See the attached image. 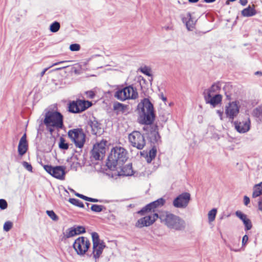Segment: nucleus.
Here are the masks:
<instances>
[{"label": "nucleus", "instance_id": "f257e3e1", "mask_svg": "<svg viewBox=\"0 0 262 262\" xmlns=\"http://www.w3.org/2000/svg\"><path fill=\"white\" fill-rule=\"evenodd\" d=\"M136 110L138 114V122L140 124L144 125V126L154 125L156 114L154 104L148 98L142 99L137 105Z\"/></svg>", "mask_w": 262, "mask_h": 262}, {"label": "nucleus", "instance_id": "f03ea898", "mask_svg": "<svg viewBox=\"0 0 262 262\" xmlns=\"http://www.w3.org/2000/svg\"><path fill=\"white\" fill-rule=\"evenodd\" d=\"M143 130L145 131L146 138L151 147L145 157L147 163H150L156 157L157 146L162 143L161 137L159 132V126L157 123L151 126H143Z\"/></svg>", "mask_w": 262, "mask_h": 262}, {"label": "nucleus", "instance_id": "7ed1b4c3", "mask_svg": "<svg viewBox=\"0 0 262 262\" xmlns=\"http://www.w3.org/2000/svg\"><path fill=\"white\" fill-rule=\"evenodd\" d=\"M42 123L46 125L47 130L52 135L55 130L59 131L63 128V116L58 111L48 110L40 126Z\"/></svg>", "mask_w": 262, "mask_h": 262}, {"label": "nucleus", "instance_id": "20e7f679", "mask_svg": "<svg viewBox=\"0 0 262 262\" xmlns=\"http://www.w3.org/2000/svg\"><path fill=\"white\" fill-rule=\"evenodd\" d=\"M127 154V150L122 147H113L107 157L106 166L109 170H116L118 164H123L126 162L128 158Z\"/></svg>", "mask_w": 262, "mask_h": 262}, {"label": "nucleus", "instance_id": "39448f33", "mask_svg": "<svg viewBox=\"0 0 262 262\" xmlns=\"http://www.w3.org/2000/svg\"><path fill=\"white\" fill-rule=\"evenodd\" d=\"M161 223L169 228L177 231H183L185 229L186 223L180 216L168 212H165V216H162Z\"/></svg>", "mask_w": 262, "mask_h": 262}, {"label": "nucleus", "instance_id": "423d86ee", "mask_svg": "<svg viewBox=\"0 0 262 262\" xmlns=\"http://www.w3.org/2000/svg\"><path fill=\"white\" fill-rule=\"evenodd\" d=\"M91 245V242L88 238L79 236L75 240L72 247L77 255L83 256L86 254Z\"/></svg>", "mask_w": 262, "mask_h": 262}, {"label": "nucleus", "instance_id": "0eeeda50", "mask_svg": "<svg viewBox=\"0 0 262 262\" xmlns=\"http://www.w3.org/2000/svg\"><path fill=\"white\" fill-rule=\"evenodd\" d=\"M92 105V102L89 100L77 99L68 104V111L70 113L78 114L85 111Z\"/></svg>", "mask_w": 262, "mask_h": 262}, {"label": "nucleus", "instance_id": "6e6552de", "mask_svg": "<svg viewBox=\"0 0 262 262\" xmlns=\"http://www.w3.org/2000/svg\"><path fill=\"white\" fill-rule=\"evenodd\" d=\"M68 137L74 143L77 147H83L85 142L86 135L81 128H77L70 129L68 133Z\"/></svg>", "mask_w": 262, "mask_h": 262}, {"label": "nucleus", "instance_id": "1a4fd4ad", "mask_svg": "<svg viewBox=\"0 0 262 262\" xmlns=\"http://www.w3.org/2000/svg\"><path fill=\"white\" fill-rule=\"evenodd\" d=\"M45 170L52 177L60 180L65 179L67 173L66 167L63 165L52 166L51 165H44Z\"/></svg>", "mask_w": 262, "mask_h": 262}, {"label": "nucleus", "instance_id": "9d476101", "mask_svg": "<svg viewBox=\"0 0 262 262\" xmlns=\"http://www.w3.org/2000/svg\"><path fill=\"white\" fill-rule=\"evenodd\" d=\"M144 132L143 134H141L139 131L135 130L128 136V139L131 145L139 150L142 149L146 144L145 131Z\"/></svg>", "mask_w": 262, "mask_h": 262}, {"label": "nucleus", "instance_id": "9b49d317", "mask_svg": "<svg viewBox=\"0 0 262 262\" xmlns=\"http://www.w3.org/2000/svg\"><path fill=\"white\" fill-rule=\"evenodd\" d=\"M191 200V195L189 192H184L179 194L172 201V205L177 208H185Z\"/></svg>", "mask_w": 262, "mask_h": 262}, {"label": "nucleus", "instance_id": "f8f14e48", "mask_svg": "<svg viewBox=\"0 0 262 262\" xmlns=\"http://www.w3.org/2000/svg\"><path fill=\"white\" fill-rule=\"evenodd\" d=\"M237 101L230 102L225 108V114L230 120H233L239 112L240 106Z\"/></svg>", "mask_w": 262, "mask_h": 262}, {"label": "nucleus", "instance_id": "ddd939ff", "mask_svg": "<svg viewBox=\"0 0 262 262\" xmlns=\"http://www.w3.org/2000/svg\"><path fill=\"white\" fill-rule=\"evenodd\" d=\"M86 232V229L84 226L81 225H74L68 228L63 233L64 237L66 238H69L74 236L84 234Z\"/></svg>", "mask_w": 262, "mask_h": 262}, {"label": "nucleus", "instance_id": "4468645a", "mask_svg": "<svg viewBox=\"0 0 262 262\" xmlns=\"http://www.w3.org/2000/svg\"><path fill=\"white\" fill-rule=\"evenodd\" d=\"M233 124L236 131L241 134L247 133L251 127V121L249 117L245 121H235Z\"/></svg>", "mask_w": 262, "mask_h": 262}, {"label": "nucleus", "instance_id": "2eb2a0df", "mask_svg": "<svg viewBox=\"0 0 262 262\" xmlns=\"http://www.w3.org/2000/svg\"><path fill=\"white\" fill-rule=\"evenodd\" d=\"M93 120L90 119L88 121V124L91 127L92 133L95 135L100 136L104 133V129L101 127V123L98 122L95 117H93Z\"/></svg>", "mask_w": 262, "mask_h": 262}, {"label": "nucleus", "instance_id": "dca6fc26", "mask_svg": "<svg viewBox=\"0 0 262 262\" xmlns=\"http://www.w3.org/2000/svg\"><path fill=\"white\" fill-rule=\"evenodd\" d=\"M106 245L104 242H102L100 245H93V251L90 254H87V256L90 258L92 257L97 262L100 255L102 253L103 249L105 248Z\"/></svg>", "mask_w": 262, "mask_h": 262}, {"label": "nucleus", "instance_id": "f3484780", "mask_svg": "<svg viewBox=\"0 0 262 262\" xmlns=\"http://www.w3.org/2000/svg\"><path fill=\"white\" fill-rule=\"evenodd\" d=\"M124 94V99H135L138 97L137 89L132 85L123 88Z\"/></svg>", "mask_w": 262, "mask_h": 262}, {"label": "nucleus", "instance_id": "a211bd4d", "mask_svg": "<svg viewBox=\"0 0 262 262\" xmlns=\"http://www.w3.org/2000/svg\"><path fill=\"white\" fill-rule=\"evenodd\" d=\"M154 223V219L151 220L150 216L146 215L138 220L135 224V226L138 228L141 229L144 227H149Z\"/></svg>", "mask_w": 262, "mask_h": 262}, {"label": "nucleus", "instance_id": "6ab92c4d", "mask_svg": "<svg viewBox=\"0 0 262 262\" xmlns=\"http://www.w3.org/2000/svg\"><path fill=\"white\" fill-rule=\"evenodd\" d=\"M28 144L27 140L26 134L25 133L20 138L18 145V152L19 156H23L27 151Z\"/></svg>", "mask_w": 262, "mask_h": 262}, {"label": "nucleus", "instance_id": "aec40b11", "mask_svg": "<svg viewBox=\"0 0 262 262\" xmlns=\"http://www.w3.org/2000/svg\"><path fill=\"white\" fill-rule=\"evenodd\" d=\"M120 171H117V175L118 177L132 176L134 174V171L132 167V163H129L124 166H119Z\"/></svg>", "mask_w": 262, "mask_h": 262}, {"label": "nucleus", "instance_id": "412c9836", "mask_svg": "<svg viewBox=\"0 0 262 262\" xmlns=\"http://www.w3.org/2000/svg\"><path fill=\"white\" fill-rule=\"evenodd\" d=\"M182 20L183 23H185L188 30L191 31L194 28L196 20H195L190 12L187 13L186 17H182Z\"/></svg>", "mask_w": 262, "mask_h": 262}, {"label": "nucleus", "instance_id": "4be33fe9", "mask_svg": "<svg viewBox=\"0 0 262 262\" xmlns=\"http://www.w3.org/2000/svg\"><path fill=\"white\" fill-rule=\"evenodd\" d=\"M241 14L244 17H251L256 14V10L254 5H249L242 11Z\"/></svg>", "mask_w": 262, "mask_h": 262}, {"label": "nucleus", "instance_id": "5701e85b", "mask_svg": "<svg viewBox=\"0 0 262 262\" xmlns=\"http://www.w3.org/2000/svg\"><path fill=\"white\" fill-rule=\"evenodd\" d=\"M252 115L255 118L257 122H262V105H258L254 108Z\"/></svg>", "mask_w": 262, "mask_h": 262}, {"label": "nucleus", "instance_id": "b1692460", "mask_svg": "<svg viewBox=\"0 0 262 262\" xmlns=\"http://www.w3.org/2000/svg\"><path fill=\"white\" fill-rule=\"evenodd\" d=\"M223 89L224 91L226 99L228 100H230L231 99V95L232 94V85L230 83H226Z\"/></svg>", "mask_w": 262, "mask_h": 262}, {"label": "nucleus", "instance_id": "393cba45", "mask_svg": "<svg viewBox=\"0 0 262 262\" xmlns=\"http://www.w3.org/2000/svg\"><path fill=\"white\" fill-rule=\"evenodd\" d=\"M165 202L166 201L164 199L160 198L149 204L152 209V211H155V209L164 206Z\"/></svg>", "mask_w": 262, "mask_h": 262}, {"label": "nucleus", "instance_id": "a878e982", "mask_svg": "<svg viewBox=\"0 0 262 262\" xmlns=\"http://www.w3.org/2000/svg\"><path fill=\"white\" fill-rule=\"evenodd\" d=\"M253 198H256L262 195V182L258 184H255L253 186Z\"/></svg>", "mask_w": 262, "mask_h": 262}, {"label": "nucleus", "instance_id": "bb28decb", "mask_svg": "<svg viewBox=\"0 0 262 262\" xmlns=\"http://www.w3.org/2000/svg\"><path fill=\"white\" fill-rule=\"evenodd\" d=\"M71 191H73L75 192V195L80 198L82 199L85 201H89L90 202H93V203H97V202H102L103 201L101 200H99L97 199L92 198L90 197H88L87 196H85L82 194L79 193L78 192H75L73 189H71Z\"/></svg>", "mask_w": 262, "mask_h": 262}, {"label": "nucleus", "instance_id": "cd10ccee", "mask_svg": "<svg viewBox=\"0 0 262 262\" xmlns=\"http://www.w3.org/2000/svg\"><path fill=\"white\" fill-rule=\"evenodd\" d=\"M142 93L145 94L148 89L149 84L147 81L143 77L140 76L138 80Z\"/></svg>", "mask_w": 262, "mask_h": 262}, {"label": "nucleus", "instance_id": "c85d7f7f", "mask_svg": "<svg viewBox=\"0 0 262 262\" xmlns=\"http://www.w3.org/2000/svg\"><path fill=\"white\" fill-rule=\"evenodd\" d=\"M222 100V96L221 94H216L212 98V100L210 101V104L213 107H215L218 104L221 103Z\"/></svg>", "mask_w": 262, "mask_h": 262}, {"label": "nucleus", "instance_id": "c756f323", "mask_svg": "<svg viewBox=\"0 0 262 262\" xmlns=\"http://www.w3.org/2000/svg\"><path fill=\"white\" fill-rule=\"evenodd\" d=\"M93 245H100L102 242H104L103 241L100 240L99 235L98 233L96 232H93L91 233Z\"/></svg>", "mask_w": 262, "mask_h": 262}, {"label": "nucleus", "instance_id": "7c9ffc66", "mask_svg": "<svg viewBox=\"0 0 262 262\" xmlns=\"http://www.w3.org/2000/svg\"><path fill=\"white\" fill-rule=\"evenodd\" d=\"M151 211H152V209L150 207V205L148 203V204L146 205L145 206L142 207L140 210H139L137 212V213L140 214V215L143 216L145 215L146 213Z\"/></svg>", "mask_w": 262, "mask_h": 262}, {"label": "nucleus", "instance_id": "2f4dec72", "mask_svg": "<svg viewBox=\"0 0 262 262\" xmlns=\"http://www.w3.org/2000/svg\"><path fill=\"white\" fill-rule=\"evenodd\" d=\"M107 141L106 140H102L100 142L97 144V149L100 151L101 154H104L105 152V146Z\"/></svg>", "mask_w": 262, "mask_h": 262}, {"label": "nucleus", "instance_id": "473e14b6", "mask_svg": "<svg viewBox=\"0 0 262 262\" xmlns=\"http://www.w3.org/2000/svg\"><path fill=\"white\" fill-rule=\"evenodd\" d=\"M223 82L222 81H217L216 82L214 83L210 88L208 90L210 92L214 93L217 91H219L221 89L222 84Z\"/></svg>", "mask_w": 262, "mask_h": 262}, {"label": "nucleus", "instance_id": "72a5a7b5", "mask_svg": "<svg viewBox=\"0 0 262 262\" xmlns=\"http://www.w3.org/2000/svg\"><path fill=\"white\" fill-rule=\"evenodd\" d=\"M106 209V207L103 205L98 204H92L91 207V210L94 212L99 213Z\"/></svg>", "mask_w": 262, "mask_h": 262}, {"label": "nucleus", "instance_id": "f704fd0d", "mask_svg": "<svg viewBox=\"0 0 262 262\" xmlns=\"http://www.w3.org/2000/svg\"><path fill=\"white\" fill-rule=\"evenodd\" d=\"M69 202L71 204H72V205H73L75 206H77V207H78L80 208H83L84 207V204L83 203V202L77 199L70 198L69 199Z\"/></svg>", "mask_w": 262, "mask_h": 262}, {"label": "nucleus", "instance_id": "c9c22d12", "mask_svg": "<svg viewBox=\"0 0 262 262\" xmlns=\"http://www.w3.org/2000/svg\"><path fill=\"white\" fill-rule=\"evenodd\" d=\"M58 146L61 150H67L69 147V144L66 142V140L63 137H61L59 139Z\"/></svg>", "mask_w": 262, "mask_h": 262}, {"label": "nucleus", "instance_id": "e433bc0d", "mask_svg": "<svg viewBox=\"0 0 262 262\" xmlns=\"http://www.w3.org/2000/svg\"><path fill=\"white\" fill-rule=\"evenodd\" d=\"M126 108V105H125L117 101L115 102L113 104V109L115 111L120 110L123 112Z\"/></svg>", "mask_w": 262, "mask_h": 262}, {"label": "nucleus", "instance_id": "4c0bfd02", "mask_svg": "<svg viewBox=\"0 0 262 262\" xmlns=\"http://www.w3.org/2000/svg\"><path fill=\"white\" fill-rule=\"evenodd\" d=\"M60 27V23L57 21H54L50 26V31L52 33H56L59 30Z\"/></svg>", "mask_w": 262, "mask_h": 262}, {"label": "nucleus", "instance_id": "58836bf2", "mask_svg": "<svg viewBox=\"0 0 262 262\" xmlns=\"http://www.w3.org/2000/svg\"><path fill=\"white\" fill-rule=\"evenodd\" d=\"M114 96L118 100L120 101H124L126 100V99H124L125 96L124 94V90L123 89H118L114 95Z\"/></svg>", "mask_w": 262, "mask_h": 262}, {"label": "nucleus", "instance_id": "ea45409f", "mask_svg": "<svg viewBox=\"0 0 262 262\" xmlns=\"http://www.w3.org/2000/svg\"><path fill=\"white\" fill-rule=\"evenodd\" d=\"M139 71H140L143 74H145V75L148 76V77L152 76V75L151 73V68L149 67L145 66L143 67H140L139 69Z\"/></svg>", "mask_w": 262, "mask_h": 262}, {"label": "nucleus", "instance_id": "a19ab883", "mask_svg": "<svg viewBox=\"0 0 262 262\" xmlns=\"http://www.w3.org/2000/svg\"><path fill=\"white\" fill-rule=\"evenodd\" d=\"M242 222L244 225L245 230L246 231H247L252 228V224L251 220L249 218H246L245 220H243Z\"/></svg>", "mask_w": 262, "mask_h": 262}, {"label": "nucleus", "instance_id": "79ce46f5", "mask_svg": "<svg viewBox=\"0 0 262 262\" xmlns=\"http://www.w3.org/2000/svg\"><path fill=\"white\" fill-rule=\"evenodd\" d=\"M216 213L217 209L216 208H213L210 211H209L208 215V220L209 222H211L215 220Z\"/></svg>", "mask_w": 262, "mask_h": 262}, {"label": "nucleus", "instance_id": "37998d69", "mask_svg": "<svg viewBox=\"0 0 262 262\" xmlns=\"http://www.w3.org/2000/svg\"><path fill=\"white\" fill-rule=\"evenodd\" d=\"M46 213L54 221H57L59 220L58 216L52 210H47Z\"/></svg>", "mask_w": 262, "mask_h": 262}, {"label": "nucleus", "instance_id": "c03bdc74", "mask_svg": "<svg viewBox=\"0 0 262 262\" xmlns=\"http://www.w3.org/2000/svg\"><path fill=\"white\" fill-rule=\"evenodd\" d=\"M94 147L95 149H93L92 151V157L95 160H100L101 152L97 149L96 145H94Z\"/></svg>", "mask_w": 262, "mask_h": 262}, {"label": "nucleus", "instance_id": "a18cd8bd", "mask_svg": "<svg viewBox=\"0 0 262 262\" xmlns=\"http://www.w3.org/2000/svg\"><path fill=\"white\" fill-rule=\"evenodd\" d=\"M13 223L11 221H7L4 223L3 229L5 231L8 232L12 228Z\"/></svg>", "mask_w": 262, "mask_h": 262}, {"label": "nucleus", "instance_id": "49530a36", "mask_svg": "<svg viewBox=\"0 0 262 262\" xmlns=\"http://www.w3.org/2000/svg\"><path fill=\"white\" fill-rule=\"evenodd\" d=\"M235 215L238 217L242 221L247 217V215L239 210H237L235 213Z\"/></svg>", "mask_w": 262, "mask_h": 262}, {"label": "nucleus", "instance_id": "de8ad7c7", "mask_svg": "<svg viewBox=\"0 0 262 262\" xmlns=\"http://www.w3.org/2000/svg\"><path fill=\"white\" fill-rule=\"evenodd\" d=\"M70 50L71 51H78L80 49V45L78 43H72L70 46Z\"/></svg>", "mask_w": 262, "mask_h": 262}, {"label": "nucleus", "instance_id": "09e8293b", "mask_svg": "<svg viewBox=\"0 0 262 262\" xmlns=\"http://www.w3.org/2000/svg\"><path fill=\"white\" fill-rule=\"evenodd\" d=\"M117 169V168L115 170H110V171H109L107 172H105V173L110 178L116 179L117 178L116 177L118 176V175H117V171H116Z\"/></svg>", "mask_w": 262, "mask_h": 262}, {"label": "nucleus", "instance_id": "8fccbe9b", "mask_svg": "<svg viewBox=\"0 0 262 262\" xmlns=\"http://www.w3.org/2000/svg\"><path fill=\"white\" fill-rule=\"evenodd\" d=\"M149 215L150 216V217H151V220H155V222L157 221L158 219H159L160 220V221L161 222L162 216H165V214H159L158 213H154L152 215Z\"/></svg>", "mask_w": 262, "mask_h": 262}, {"label": "nucleus", "instance_id": "3c124183", "mask_svg": "<svg viewBox=\"0 0 262 262\" xmlns=\"http://www.w3.org/2000/svg\"><path fill=\"white\" fill-rule=\"evenodd\" d=\"M23 166L29 171L32 172L33 167L31 164L26 161H24L22 163Z\"/></svg>", "mask_w": 262, "mask_h": 262}, {"label": "nucleus", "instance_id": "603ef678", "mask_svg": "<svg viewBox=\"0 0 262 262\" xmlns=\"http://www.w3.org/2000/svg\"><path fill=\"white\" fill-rule=\"evenodd\" d=\"M8 207V203L7 201L3 199H0V209L1 210H5Z\"/></svg>", "mask_w": 262, "mask_h": 262}, {"label": "nucleus", "instance_id": "864d4df0", "mask_svg": "<svg viewBox=\"0 0 262 262\" xmlns=\"http://www.w3.org/2000/svg\"><path fill=\"white\" fill-rule=\"evenodd\" d=\"M212 92H210L208 90H207V95L204 96V99L206 103L210 104V100H212V98L213 97L211 96Z\"/></svg>", "mask_w": 262, "mask_h": 262}, {"label": "nucleus", "instance_id": "5fc2aeb1", "mask_svg": "<svg viewBox=\"0 0 262 262\" xmlns=\"http://www.w3.org/2000/svg\"><path fill=\"white\" fill-rule=\"evenodd\" d=\"M248 236L247 234H245L243 236L242 238V246H245L248 243Z\"/></svg>", "mask_w": 262, "mask_h": 262}, {"label": "nucleus", "instance_id": "6e6d98bb", "mask_svg": "<svg viewBox=\"0 0 262 262\" xmlns=\"http://www.w3.org/2000/svg\"><path fill=\"white\" fill-rule=\"evenodd\" d=\"M88 97L90 99H93L95 96V93L93 91H89L86 92Z\"/></svg>", "mask_w": 262, "mask_h": 262}, {"label": "nucleus", "instance_id": "4d7b16f0", "mask_svg": "<svg viewBox=\"0 0 262 262\" xmlns=\"http://www.w3.org/2000/svg\"><path fill=\"white\" fill-rule=\"evenodd\" d=\"M250 198L247 196L245 195L244 196V204L245 206H248V205L250 203Z\"/></svg>", "mask_w": 262, "mask_h": 262}, {"label": "nucleus", "instance_id": "13d9d810", "mask_svg": "<svg viewBox=\"0 0 262 262\" xmlns=\"http://www.w3.org/2000/svg\"><path fill=\"white\" fill-rule=\"evenodd\" d=\"M217 113L219 114V115L220 116V119L221 120H223V111L217 110Z\"/></svg>", "mask_w": 262, "mask_h": 262}, {"label": "nucleus", "instance_id": "bf43d9fd", "mask_svg": "<svg viewBox=\"0 0 262 262\" xmlns=\"http://www.w3.org/2000/svg\"><path fill=\"white\" fill-rule=\"evenodd\" d=\"M159 97L164 102H165L167 100V98L164 96L163 93H161L159 95Z\"/></svg>", "mask_w": 262, "mask_h": 262}, {"label": "nucleus", "instance_id": "052dcab7", "mask_svg": "<svg viewBox=\"0 0 262 262\" xmlns=\"http://www.w3.org/2000/svg\"><path fill=\"white\" fill-rule=\"evenodd\" d=\"M239 3L241 5L244 6H246L248 3L247 0H239Z\"/></svg>", "mask_w": 262, "mask_h": 262}, {"label": "nucleus", "instance_id": "680f3d73", "mask_svg": "<svg viewBox=\"0 0 262 262\" xmlns=\"http://www.w3.org/2000/svg\"><path fill=\"white\" fill-rule=\"evenodd\" d=\"M49 68H45L43 70V71L40 73V76L42 77L44 75L46 72L48 70Z\"/></svg>", "mask_w": 262, "mask_h": 262}, {"label": "nucleus", "instance_id": "e2e57ef3", "mask_svg": "<svg viewBox=\"0 0 262 262\" xmlns=\"http://www.w3.org/2000/svg\"><path fill=\"white\" fill-rule=\"evenodd\" d=\"M68 62V61H59V62H56L55 63H54L52 67L54 66H56V65H58L59 64H60V63H64V62Z\"/></svg>", "mask_w": 262, "mask_h": 262}, {"label": "nucleus", "instance_id": "0e129e2a", "mask_svg": "<svg viewBox=\"0 0 262 262\" xmlns=\"http://www.w3.org/2000/svg\"><path fill=\"white\" fill-rule=\"evenodd\" d=\"M216 0H203V1L206 3H212L214 2Z\"/></svg>", "mask_w": 262, "mask_h": 262}, {"label": "nucleus", "instance_id": "69168bd1", "mask_svg": "<svg viewBox=\"0 0 262 262\" xmlns=\"http://www.w3.org/2000/svg\"><path fill=\"white\" fill-rule=\"evenodd\" d=\"M163 28L167 31L171 30L172 29V28L170 26H165L163 27Z\"/></svg>", "mask_w": 262, "mask_h": 262}, {"label": "nucleus", "instance_id": "338daca9", "mask_svg": "<svg viewBox=\"0 0 262 262\" xmlns=\"http://www.w3.org/2000/svg\"><path fill=\"white\" fill-rule=\"evenodd\" d=\"M188 1L190 3H197L199 0H188Z\"/></svg>", "mask_w": 262, "mask_h": 262}, {"label": "nucleus", "instance_id": "774afa93", "mask_svg": "<svg viewBox=\"0 0 262 262\" xmlns=\"http://www.w3.org/2000/svg\"><path fill=\"white\" fill-rule=\"evenodd\" d=\"M73 158V156H71L70 157H69L67 159V162H71V160Z\"/></svg>", "mask_w": 262, "mask_h": 262}]
</instances>
